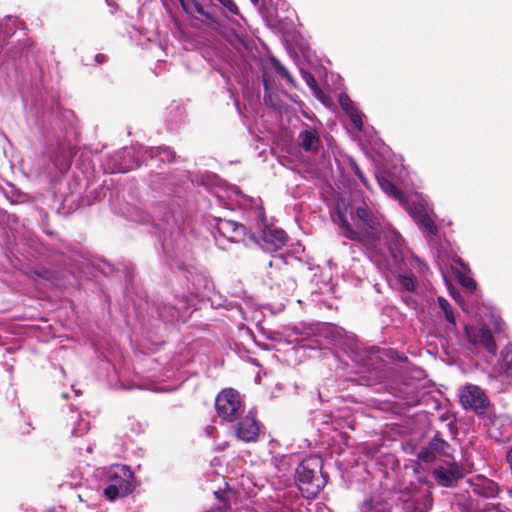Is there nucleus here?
Returning <instances> with one entry per match:
<instances>
[{
	"label": "nucleus",
	"mask_w": 512,
	"mask_h": 512,
	"mask_svg": "<svg viewBox=\"0 0 512 512\" xmlns=\"http://www.w3.org/2000/svg\"><path fill=\"white\" fill-rule=\"evenodd\" d=\"M136 213L133 218L135 222H151L150 233L158 238L165 261L176 274L177 281H185V287L181 292L173 294L171 300L166 299L155 305L157 317L165 323L185 321L186 312L196 305L197 298L213 290V281L204 269L187 264L182 259L186 254L180 248L183 239L174 214L165 213L158 219L145 211Z\"/></svg>",
	"instance_id": "obj_1"
},
{
	"label": "nucleus",
	"mask_w": 512,
	"mask_h": 512,
	"mask_svg": "<svg viewBox=\"0 0 512 512\" xmlns=\"http://www.w3.org/2000/svg\"><path fill=\"white\" fill-rule=\"evenodd\" d=\"M27 121L40 136L45 152L38 162V173L53 180L69 170L76 139V116L70 109L58 105L38 103L29 108Z\"/></svg>",
	"instance_id": "obj_2"
},
{
	"label": "nucleus",
	"mask_w": 512,
	"mask_h": 512,
	"mask_svg": "<svg viewBox=\"0 0 512 512\" xmlns=\"http://www.w3.org/2000/svg\"><path fill=\"white\" fill-rule=\"evenodd\" d=\"M149 181L154 189L179 199L186 198L196 186L204 187L215 194L219 206L229 210L239 208L246 211L247 220L253 217V209L260 207L254 198L245 195L238 186H226L217 174L209 171L199 174L186 170L154 173L150 175Z\"/></svg>",
	"instance_id": "obj_3"
},
{
	"label": "nucleus",
	"mask_w": 512,
	"mask_h": 512,
	"mask_svg": "<svg viewBox=\"0 0 512 512\" xmlns=\"http://www.w3.org/2000/svg\"><path fill=\"white\" fill-rule=\"evenodd\" d=\"M179 2L187 14L218 29L226 41L238 52L242 58L241 67L239 71L234 70L233 75L240 85L247 84L250 66L246 57L253 52L255 44L243 26L238 22H232L231 28L221 24L220 8L210 0H179Z\"/></svg>",
	"instance_id": "obj_4"
},
{
	"label": "nucleus",
	"mask_w": 512,
	"mask_h": 512,
	"mask_svg": "<svg viewBox=\"0 0 512 512\" xmlns=\"http://www.w3.org/2000/svg\"><path fill=\"white\" fill-rule=\"evenodd\" d=\"M400 204L426 239L434 258L444 260L446 251L436 224L437 216L429 199L422 193L413 192L406 194Z\"/></svg>",
	"instance_id": "obj_5"
},
{
	"label": "nucleus",
	"mask_w": 512,
	"mask_h": 512,
	"mask_svg": "<svg viewBox=\"0 0 512 512\" xmlns=\"http://www.w3.org/2000/svg\"><path fill=\"white\" fill-rule=\"evenodd\" d=\"M293 332L302 348L319 350L320 357L335 362L340 360V348L347 335L343 328L332 323H315L302 328L294 326Z\"/></svg>",
	"instance_id": "obj_6"
},
{
	"label": "nucleus",
	"mask_w": 512,
	"mask_h": 512,
	"mask_svg": "<svg viewBox=\"0 0 512 512\" xmlns=\"http://www.w3.org/2000/svg\"><path fill=\"white\" fill-rule=\"evenodd\" d=\"M174 152L165 146L159 147H125L109 155L105 170L109 173H126L138 168L142 163L154 166L157 162H172Z\"/></svg>",
	"instance_id": "obj_7"
},
{
	"label": "nucleus",
	"mask_w": 512,
	"mask_h": 512,
	"mask_svg": "<svg viewBox=\"0 0 512 512\" xmlns=\"http://www.w3.org/2000/svg\"><path fill=\"white\" fill-rule=\"evenodd\" d=\"M348 209L352 221L362 231H356L348 222L346 216L339 212L338 226L342 235L353 241L364 242L370 249L376 248L381 240L380 218L373 213L365 202L357 206L350 205Z\"/></svg>",
	"instance_id": "obj_8"
},
{
	"label": "nucleus",
	"mask_w": 512,
	"mask_h": 512,
	"mask_svg": "<svg viewBox=\"0 0 512 512\" xmlns=\"http://www.w3.org/2000/svg\"><path fill=\"white\" fill-rule=\"evenodd\" d=\"M0 42L7 47V54L13 60L15 69H21L35 57L36 46L16 17L7 15L0 20Z\"/></svg>",
	"instance_id": "obj_9"
},
{
	"label": "nucleus",
	"mask_w": 512,
	"mask_h": 512,
	"mask_svg": "<svg viewBox=\"0 0 512 512\" xmlns=\"http://www.w3.org/2000/svg\"><path fill=\"white\" fill-rule=\"evenodd\" d=\"M473 462L470 461L461 451L458 455L450 454V489L456 488L458 483L461 487L472 488L473 491L483 497L492 498L498 495L499 486L496 482L482 475L467 478L472 473Z\"/></svg>",
	"instance_id": "obj_10"
},
{
	"label": "nucleus",
	"mask_w": 512,
	"mask_h": 512,
	"mask_svg": "<svg viewBox=\"0 0 512 512\" xmlns=\"http://www.w3.org/2000/svg\"><path fill=\"white\" fill-rule=\"evenodd\" d=\"M323 459L318 455L304 458L296 467L295 481L306 498H314L325 487L328 476L323 472Z\"/></svg>",
	"instance_id": "obj_11"
},
{
	"label": "nucleus",
	"mask_w": 512,
	"mask_h": 512,
	"mask_svg": "<svg viewBox=\"0 0 512 512\" xmlns=\"http://www.w3.org/2000/svg\"><path fill=\"white\" fill-rule=\"evenodd\" d=\"M352 362L359 368V373H372L378 375V370L382 368L384 361L382 359V350L375 346H367L360 342L353 335H346L343 345L340 348Z\"/></svg>",
	"instance_id": "obj_12"
},
{
	"label": "nucleus",
	"mask_w": 512,
	"mask_h": 512,
	"mask_svg": "<svg viewBox=\"0 0 512 512\" xmlns=\"http://www.w3.org/2000/svg\"><path fill=\"white\" fill-rule=\"evenodd\" d=\"M248 225L236 221L227 220L221 217H215L210 222L211 233L216 245L223 250H227L232 243H244L250 245V240L255 239V232L251 221Z\"/></svg>",
	"instance_id": "obj_13"
},
{
	"label": "nucleus",
	"mask_w": 512,
	"mask_h": 512,
	"mask_svg": "<svg viewBox=\"0 0 512 512\" xmlns=\"http://www.w3.org/2000/svg\"><path fill=\"white\" fill-rule=\"evenodd\" d=\"M447 447V442L437 433L417 454L418 465H425L424 469L427 470L428 475L443 487H448V469L443 466L446 461L442 460L446 456Z\"/></svg>",
	"instance_id": "obj_14"
},
{
	"label": "nucleus",
	"mask_w": 512,
	"mask_h": 512,
	"mask_svg": "<svg viewBox=\"0 0 512 512\" xmlns=\"http://www.w3.org/2000/svg\"><path fill=\"white\" fill-rule=\"evenodd\" d=\"M249 221L253 222L255 232V239L250 240V244L259 245L262 250L270 253L280 250L286 244L287 233L283 229L267 225L263 207H255Z\"/></svg>",
	"instance_id": "obj_15"
},
{
	"label": "nucleus",
	"mask_w": 512,
	"mask_h": 512,
	"mask_svg": "<svg viewBox=\"0 0 512 512\" xmlns=\"http://www.w3.org/2000/svg\"><path fill=\"white\" fill-rule=\"evenodd\" d=\"M259 13L268 27L282 34L291 32L295 27L297 15L286 0H261Z\"/></svg>",
	"instance_id": "obj_16"
},
{
	"label": "nucleus",
	"mask_w": 512,
	"mask_h": 512,
	"mask_svg": "<svg viewBox=\"0 0 512 512\" xmlns=\"http://www.w3.org/2000/svg\"><path fill=\"white\" fill-rule=\"evenodd\" d=\"M106 487L104 496L109 501L123 498L132 493L134 476L131 469L126 465H115L105 472Z\"/></svg>",
	"instance_id": "obj_17"
},
{
	"label": "nucleus",
	"mask_w": 512,
	"mask_h": 512,
	"mask_svg": "<svg viewBox=\"0 0 512 512\" xmlns=\"http://www.w3.org/2000/svg\"><path fill=\"white\" fill-rule=\"evenodd\" d=\"M339 104L341 108L346 112L349 116L351 122L355 126V128L365 134L368 142L372 145V148L375 149L378 153L384 154L389 150V147L386 146L383 141L377 136L376 132L373 128L370 131H367L364 127L363 123V113H361L354 105L353 101L350 97L345 93H340L339 95Z\"/></svg>",
	"instance_id": "obj_18"
},
{
	"label": "nucleus",
	"mask_w": 512,
	"mask_h": 512,
	"mask_svg": "<svg viewBox=\"0 0 512 512\" xmlns=\"http://www.w3.org/2000/svg\"><path fill=\"white\" fill-rule=\"evenodd\" d=\"M218 416L227 422H234L244 412L240 393L233 388L223 389L215 399Z\"/></svg>",
	"instance_id": "obj_19"
},
{
	"label": "nucleus",
	"mask_w": 512,
	"mask_h": 512,
	"mask_svg": "<svg viewBox=\"0 0 512 512\" xmlns=\"http://www.w3.org/2000/svg\"><path fill=\"white\" fill-rule=\"evenodd\" d=\"M459 401L464 408L473 409L478 414H483L489 406L484 391L475 385L466 386L459 395Z\"/></svg>",
	"instance_id": "obj_20"
},
{
	"label": "nucleus",
	"mask_w": 512,
	"mask_h": 512,
	"mask_svg": "<svg viewBox=\"0 0 512 512\" xmlns=\"http://www.w3.org/2000/svg\"><path fill=\"white\" fill-rule=\"evenodd\" d=\"M468 489L461 487L460 483L450 489V509L453 512H479L480 507L470 497Z\"/></svg>",
	"instance_id": "obj_21"
},
{
	"label": "nucleus",
	"mask_w": 512,
	"mask_h": 512,
	"mask_svg": "<svg viewBox=\"0 0 512 512\" xmlns=\"http://www.w3.org/2000/svg\"><path fill=\"white\" fill-rule=\"evenodd\" d=\"M235 435L244 442H256L260 433V423L250 411L246 416L239 419L234 426Z\"/></svg>",
	"instance_id": "obj_22"
},
{
	"label": "nucleus",
	"mask_w": 512,
	"mask_h": 512,
	"mask_svg": "<svg viewBox=\"0 0 512 512\" xmlns=\"http://www.w3.org/2000/svg\"><path fill=\"white\" fill-rule=\"evenodd\" d=\"M450 259L457 263L460 268H454L450 266V271L455 275L459 284L469 293H474L477 289V283L471 276V269L467 263H465L457 255L450 256Z\"/></svg>",
	"instance_id": "obj_23"
},
{
	"label": "nucleus",
	"mask_w": 512,
	"mask_h": 512,
	"mask_svg": "<svg viewBox=\"0 0 512 512\" xmlns=\"http://www.w3.org/2000/svg\"><path fill=\"white\" fill-rule=\"evenodd\" d=\"M465 330L471 344L480 345L484 347L491 355H496L498 347L492 332L488 327H481L473 333H471L467 327Z\"/></svg>",
	"instance_id": "obj_24"
},
{
	"label": "nucleus",
	"mask_w": 512,
	"mask_h": 512,
	"mask_svg": "<svg viewBox=\"0 0 512 512\" xmlns=\"http://www.w3.org/2000/svg\"><path fill=\"white\" fill-rule=\"evenodd\" d=\"M96 268L104 275V276H114L115 273L122 272L125 276L126 287L125 293L128 296L129 293V285H132L133 276H134V266L131 264H121L119 267H115L114 265L101 261L96 265Z\"/></svg>",
	"instance_id": "obj_25"
},
{
	"label": "nucleus",
	"mask_w": 512,
	"mask_h": 512,
	"mask_svg": "<svg viewBox=\"0 0 512 512\" xmlns=\"http://www.w3.org/2000/svg\"><path fill=\"white\" fill-rule=\"evenodd\" d=\"M298 139L306 152L317 151L321 143L317 129L309 125L299 133Z\"/></svg>",
	"instance_id": "obj_26"
},
{
	"label": "nucleus",
	"mask_w": 512,
	"mask_h": 512,
	"mask_svg": "<svg viewBox=\"0 0 512 512\" xmlns=\"http://www.w3.org/2000/svg\"><path fill=\"white\" fill-rule=\"evenodd\" d=\"M389 253L395 263L403 260V238L394 230L385 233Z\"/></svg>",
	"instance_id": "obj_27"
},
{
	"label": "nucleus",
	"mask_w": 512,
	"mask_h": 512,
	"mask_svg": "<svg viewBox=\"0 0 512 512\" xmlns=\"http://www.w3.org/2000/svg\"><path fill=\"white\" fill-rule=\"evenodd\" d=\"M289 258V256H285L282 253L276 254L272 256L268 265L270 268L275 267V269L281 271L283 275H287V279L284 280V285L288 291H293L296 288V282L292 277L288 275L289 272L287 265L289 264Z\"/></svg>",
	"instance_id": "obj_28"
},
{
	"label": "nucleus",
	"mask_w": 512,
	"mask_h": 512,
	"mask_svg": "<svg viewBox=\"0 0 512 512\" xmlns=\"http://www.w3.org/2000/svg\"><path fill=\"white\" fill-rule=\"evenodd\" d=\"M392 504L381 495H374L363 501L362 512H391Z\"/></svg>",
	"instance_id": "obj_29"
},
{
	"label": "nucleus",
	"mask_w": 512,
	"mask_h": 512,
	"mask_svg": "<svg viewBox=\"0 0 512 512\" xmlns=\"http://www.w3.org/2000/svg\"><path fill=\"white\" fill-rule=\"evenodd\" d=\"M185 109L184 107L173 101L167 108L165 113V119L168 129L173 130L177 128L184 121Z\"/></svg>",
	"instance_id": "obj_30"
},
{
	"label": "nucleus",
	"mask_w": 512,
	"mask_h": 512,
	"mask_svg": "<svg viewBox=\"0 0 512 512\" xmlns=\"http://www.w3.org/2000/svg\"><path fill=\"white\" fill-rule=\"evenodd\" d=\"M432 506L431 497L426 494L421 497H412L403 502V512H427Z\"/></svg>",
	"instance_id": "obj_31"
},
{
	"label": "nucleus",
	"mask_w": 512,
	"mask_h": 512,
	"mask_svg": "<svg viewBox=\"0 0 512 512\" xmlns=\"http://www.w3.org/2000/svg\"><path fill=\"white\" fill-rule=\"evenodd\" d=\"M376 180L378 185L382 189V191L390 197L395 198L399 201V203L405 197V193H403L391 180H389L385 175L377 174Z\"/></svg>",
	"instance_id": "obj_32"
},
{
	"label": "nucleus",
	"mask_w": 512,
	"mask_h": 512,
	"mask_svg": "<svg viewBox=\"0 0 512 512\" xmlns=\"http://www.w3.org/2000/svg\"><path fill=\"white\" fill-rule=\"evenodd\" d=\"M69 409L72 414L77 412V408L73 405L69 406ZM73 427L71 429V435L75 437H80L86 434L90 429V422L84 419L80 414L71 416Z\"/></svg>",
	"instance_id": "obj_33"
},
{
	"label": "nucleus",
	"mask_w": 512,
	"mask_h": 512,
	"mask_svg": "<svg viewBox=\"0 0 512 512\" xmlns=\"http://www.w3.org/2000/svg\"><path fill=\"white\" fill-rule=\"evenodd\" d=\"M55 253L71 261H76L77 258H84V253L78 247L66 242H61L59 247L56 248Z\"/></svg>",
	"instance_id": "obj_34"
},
{
	"label": "nucleus",
	"mask_w": 512,
	"mask_h": 512,
	"mask_svg": "<svg viewBox=\"0 0 512 512\" xmlns=\"http://www.w3.org/2000/svg\"><path fill=\"white\" fill-rule=\"evenodd\" d=\"M263 85H264V102L270 107L280 108L281 107V99L277 92H273L270 88L268 77L263 74Z\"/></svg>",
	"instance_id": "obj_35"
},
{
	"label": "nucleus",
	"mask_w": 512,
	"mask_h": 512,
	"mask_svg": "<svg viewBox=\"0 0 512 512\" xmlns=\"http://www.w3.org/2000/svg\"><path fill=\"white\" fill-rule=\"evenodd\" d=\"M499 372L507 377H512V349L508 347L501 351Z\"/></svg>",
	"instance_id": "obj_36"
},
{
	"label": "nucleus",
	"mask_w": 512,
	"mask_h": 512,
	"mask_svg": "<svg viewBox=\"0 0 512 512\" xmlns=\"http://www.w3.org/2000/svg\"><path fill=\"white\" fill-rule=\"evenodd\" d=\"M5 197L11 204H20L28 200V194L22 192L14 185H9V190L5 191Z\"/></svg>",
	"instance_id": "obj_37"
},
{
	"label": "nucleus",
	"mask_w": 512,
	"mask_h": 512,
	"mask_svg": "<svg viewBox=\"0 0 512 512\" xmlns=\"http://www.w3.org/2000/svg\"><path fill=\"white\" fill-rule=\"evenodd\" d=\"M38 278L46 280L53 284L54 286H59L61 284L59 277L56 272L45 267H38L33 272Z\"/></svg>",
	"instance_id": "obj_38"
},
{
	"label": "nucleus",
	"mask_w": 512,
	"mask_h": 512,
	"mask_svg": "<svg viewBox=\"0 0 512 512\" xmlns=\"http://www.w3.org/2000/svg\"><path fill=\"white\" fill-rule=\"evenodd\" d=\"M399 288L403 292H411L415 288L416 277L413 274L399 275L397 278Z\"/></svg>",
	"instance_id": "obj_39"
},
{
	"label": "nucleus",
	"mask_w": 512,
	"mask_h": 512,
	"mask_svg": "<svg viewBox=\"0 0 512 512\" xmlns=\"http://www.w3.org/2000/svg\"><path fill=\"white\" fill-rule=\"evenodd\" d=\"M349 167L352 170V172L355 174V176L360 180V182L366 187L369 188L368 181L360 169L359 165L353 158H349Z\"/></svg>",
	"instance_id": "obj_40"
},
{
	"label": "nucleus",
	"mask_w": 512,
	"mask_h": 512,
	"mask_svg": "<svg viewBox=\"0 0 512 512\" xmlns=\"http://www.w3.org/2000/svg\"><path fill=\"white\" fill-rule=\"evenodd\" d=\"M222 7L220 8L219 19H221L222 9H226L228 12L234 15H240L238 6L233 0H217ZM222 22V20H220Z\"/></svg>",
	"instance_id": "obj_41"
},
{
	"label": "nucleus",
	"mask_w": 512,
	"mask_h": 512,
	"mask_svg": "<svg viewBox=\"0 0 512 512\" xmlns=\"http://www.w3.org/2000/svg\"><path fill=\"white\" fill-rule=\"evenodd\" d=\"M302 78L306 82V84L314 91V93L318 96L321 93L320 88L317 85V81L315 77L307 71H301Z\"/></svg>",
	"instance_id": "obj_42"
},
{
	"label": "nucleus",
	"mask_w": 512,
	"mask_h": 512,
	"mask_svg": "<svg viewBox=\"0 0 512 512\" xmlns=\"http://www.w3.org/2000/svg\"><path fill=\"white\" fill-rule=\"evenodd\" d=\"M273 67L277 74H279L282 78H285L288 83L293 84V78L288 70L281 64L280 61L273 59Z\"/></svg>",
	"instance_id": "obj_43"
},
{
	"label": "nucleus",
	"mask_w": 512,
	"mask_h": 512,
	"mask_svg": "<svg viewBox=\"0 0 512 512\" xmlns=\"http://www.w3.org/2000/svg\"><path fill=\"white\" fill-rule=\"evenodd\" d=\"M322 422L324 424L332 425L334 429H339L340 428V417L338 415V411L337 412L331 411L329 414H323Z\"/></svg>",
	"instance_id": "obj_44"
},
{
	"label": "nucleus",
	"mask_w": 512,
	"mask_h": 512,
	"mask_svg": "<svg viewBox=\"0 0 512 512\" xmlns=\"http://www.w3.org/2000/svg\"><path fill=\"white\" fill-rule=\"evenodd\" d=\"M498 422H499L498 419H494L491 421V427L489 428V434L491 437H493L497 441H505V438L503 437V435L501 433L497 432Z\"/></svg>",
	"instance_id": "obj_45"
},
{
	"label": "nucleus",
	"mask_w": 512,
	"mask_h": 512,
	"mask_svg": "<svg viewBox=\"0 0 512 512\" xmlns=\"http://www.w3.org/2000/svg\"><path fill=\"white\" fill-rule=\"evenodd\" d=\"M178 387H179V384L164 385V384L159 383V385L152 387L151 390L157 391V392H170V391L176 390Z\"/></svg>",
	"instance_id": "obj_46"
},
{
	"label": "nucleus",
	"mask_w": 512,
	"mask_h": 512,
	"mask_svg": "<svg viewBox=\"0 0 512 512\" xmlns=\"http://www.w3.org/2000/svg\"><path fill=\"white\" fill-rule=\"evenodd\" d=\"M410 264L413 267L417 266L418 272L420 274H424L426 272V270H428L427 265L423 261H421L418 257H414Z\"/></svg>",
	"instance_id": "obj_47"
},
{
	"label": "nucleus",
	"mask_w": 512,
	"mask_h": 512,
	"mask_svg": "<svg viewBox=\"0 0 512 512\" xmlns=\"http://www.w3.org/2000/svg\"><path fill=\"white\" fill-rule=\"evenodd\" d=\"M479 512H506L500 508V504H486L479 509Z\"/></svg>",
	"instance_id": "obj_48"
},
{
	"label": "nucleus",
	"mask_w": 512,
	"mask_h": 512,
	"mask_svg": "<svg viewBox=\"0 0 512 512\" xmlns=\"http://www.w3.org/2000/svg\"><path fill=\"white\" fill-rule=\"evenodd\" d=\"M176 375V371L171 369H165L164 372L161 373L159 376V382H164L168 379H173Z\"/></svg>",
	"instance_id": "obj_49"
},
{
	"label": "nucleus",
	"mask_w": 512,
	"mask_h": 512,
	"mask_svg": "<svg viewBox=\"0 0 512 512\" xmlns=\"http://www.w3.org/2000/svg\"><path fill=\"white\" fill-rule=\"evenodd\" d=\"M438 302L445 318L448 320V301L444 297H439Z\"/></svg>",
	"instance_id": "obj_50"
},
{
	"label": "nucleus",
	"mask_w": 512,
	"mask_h": 512,
	"mask_svg": "<svg viewBox=\"0 0 512 512\" xmlns=\"http://www.w3.org/2000/svg\"><path fill=\"white\" fill-rule=\"evenodd\" d=\"M450 297H452L456 302L463 306L461 295L456 289L450 284Z\"/></svg>",
	"instance_id": "obj_51"
},
{
	"label": "nucleus",
	"mask_w": 512,
	"mask_h": 512,
	"mask_svg": "<svg viewBox=\"0 0 512 512\" xmlns=\"http://www.w3.org/2000/svg\"><path fill=\"white\" fill-rule=\"evenodd\" d=\"M406 404L409 405V406H414V405H417L420 401L419 397L417 394H411L409 396H407L406 398Z\"/></svg>",
	"instance_id": "obj_52"
},
{
	"label": "nucleus",
	"mask_w": 512,
	"mask_h": 512,
	"mask_svg": "<svg viewBox=\"0 0 512 512\" xmlns=\"http://www.w3.org/2000/svg\"><path fill=\"white\" fill-rule=\"evenodd\" d=\"M403 300L404 302L406 303V305L410 308H415L416 307V301L413 299L412 296H403Z\"/></svg>",
	"instance_id": "obj_53"
},
{
	"label": "nucleus",
	"mask_w": 512,
	"mask_h": 512,
	"mask_svg": "<svg viewBox=\"0 0 512 512\" xmlns=\"http://www.w3.org/2000/svg\"><path fill=\"white\" fill-rule=\"evenodd\" d=\"M212 306L215 308L225 307L226 309H232L234 307L232 302H228L226 305H224L220 302L216 303L215 300H212Z\"/></svg>",
	"instance_id": "obj_54"
},
{
	"label": "nucleus",
	"mask_w": 512,
	"mask_h": 512,
	"mask_svg": "<svg viewBox=\"0 0 512 512\" xmlns=\"http://www.w3.org/2000/svg\"><path fill=\"white\" fill-rule=\"evenodd\" d=\"M441 273H442L443 283H444V285L446 286V288L448 289V281H449V278H448V269H447V268H444V267H441Z\"/></svg>",
	"instance_id": "obj_55"
},
{
	"label": "nucleus",
	"mask_w": 512,
	"mask_h": 512,
	"mask_svg": "<svg viewBox=\"0 0 512 512\" xmlns=\"http://www.w3.org/2000/svg\"><path fill=\"white\" fill-rule=\"evenodd\" d=\"M227 90L230 94V97L234 100V105H235L236 109L238 110V112H240V104H239L238 99L235 98L234 92L232 91V89L230 87H228Z\"/></svg>",
	"instance_id": "obj_56"
},
{
	"label": "nucleus",
	"mask_w": 512,
	"mask_h": 512,
	"mask_svg": "<svg viewBox=\"0 0 512 512\" xmlns=\"http://www.w3.org/2000/svg\"><path fill=\"white\" fill-rule=\"evenodd\" d=\"M94 59L97 64H102L106 61V56L103 54H96Z\"/></svg>",
	"instance_id": "obj_57"
},
{
	"label": "nucleus",
	"mask_w": 512,
	"mask_h": 512,
	"mask_svg": "<svg viewBox=\"0 0 512 512\" xmlns=\"http://www.w3.org/2000/svg\"><path fill=\"white\" fill-rule=\"evenodd\" d=\"M268 275H269V278L273 281H277V276L274 274V272L270 271L268 272ZM275 284L280 287L281 286V283L279 282H275Z\"/></svg>",
	"instance_id": "obj_58"
},
{
	"label": "nucleus",
	"mask_w": 512,
	"mask_h": 512,
	"mask_svg": "<svg viewBox=\"0 0 512 512\" xmlns=\"http://www.w3.org/2000/svg\"><path fill=\"white\" fill-rule=\"evenodd\" d=\"M221 75H222V77L224 78V80H225V82H226L227 86H230V84H231V83H230V78H229V76H227V75H226V74H224L223 72H221Z\"/></svg>",
	"instance_id": "obj_59"
},
{
	"label": "nucleus",
	"mask_w": 512,
	"mask_h": 512,
	"mask_svg": "<svg viewBox=\"0 0 512 512\" xmlns=\"http://www.w3.org/2000/svg\"><path fill=\"white\" fill-rule=\"evenodd\" d=\"M449 321H450V326H451V325H455V319H454V317H453V315H452V312H451V311H450V318H449Z\"/></svg>",
	"instance_id": "obj_60"
},
{
	"label": "nucleus",
	"mask_w": 512,
	"mask_h": 512,
	"mask_svg": "<svg viewBox=\"0 0 512 512\" xmlns=\"http://www.w3.org/2000/svg\"><path fill=\"white\" fill-rule=\"evenodd\" d=\"M257 8L259 9V5L261 4V0H250Z\"/></svg>",
	"instance_id": "obj_61"
},
{
	"label": "nucleus",
	"mask_w": 512,
	"mask_h": 512,
	"mask_svg": "<svg viewBox=\"0 0 512 512\" xmlns=\"http://www.w3.org/2000/svg\"><path fill=\"white\" fill-rule=\"evenodd\" d=\"M318 397H319V400H320L321 402H325V401H326V400L324 399L323 394H322L320 391L318 392Z\"/></svg>",
	"instance_id": "obj_62"
},
{
	"label": "nucleus",
	"mask_w": 512,
	"mask_h": 512,
	"mask_svg": "<svg viewBox=\"0 0 512 512\" xmlns=\"http://www.w3.org/2000/svg\"><path fill=\"white\" fill-rule=\"evenodd\" d=\"M355 247H359V245L358 244H352L350 246V249L352 250L353 253L355 252V250H354Z\"/></svg>",
	"instance_id": "obj_63"
},
{
	"label": "nucleus",
	"mask_w": 512,
	"mask_h": 512,
	"mask_svg": "<svg viewBox=\"0 0 512 512\" xmlns=\"http://www.w3.org/2000/svg\"><path fill=\"white\" fill-rule=\"evenodd\" d=\"M92 451H93V448H92L90 445H89V446H87V452H89V453H90V452H92Z\"/></svg>",
	"instance_id": "obj_64"
}]
</instances>
